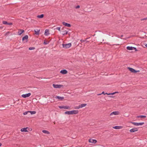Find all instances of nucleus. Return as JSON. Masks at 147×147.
I'll list each match as a JSON object with an SVG mask.
<instances>
[{
    "instance_id": "nucleus-1",
    "label": "nucleus",
    "mask_w": 147,
    "mask_h": 147,
    "mask_svg": "<svg viewBox=\"0 0 147 147\" xmlns=\"http://www.w3.org/2000/svg\"><path fill=\"white\" fill-rule=\"evenodd\" d=\"M78 113V111L76 110H73L70 111H67L65 112V114L72 115L73 114H76Z\"/></svg>"
},
{
    "instance_id": "nucleus-2",
    "label": "nucleus",
    "mask_w": 147,
    "mask_h": 147,
    "mask_svg": "<svg viewBox=\"0 0 147 147\" xmlns=\"http://www.w3.org/2000/svg\"><path fill=\"white\" fill-rule=\"evenodd\" d=\"M62 46L63 48L65 49L68 48L71 46V44L70 43L67 44H62Z\"/></svg>"
},
{
    "instance_id": "nucleus-3",
    "label": "nucleus",
    "mask_w": 147,
    "mask_h": 147,
    "mask_svg": "<svg viewBox=\"0 0 147 147\" xmlns=\"http://www.w3.org/2000/svg\"><path fill=\"white\" fill-rule=\"evenodd\" d=\"M128 69L131 72L136 73H137L138 72H139V70H136L135 69H134L132 68L128 67Z\"/></svg>"
},
{
    "instance_id": "nucleus-4",
    "label": "nucleus",
    "mask_w": 147,
    "mask_h": 147,
    "mask_svg": "<svg viewBox=\"0 0 147 147\" xmlns=\"http://www.w3.org/2000/svg\"><path fill=\"white\" fill-rule=\"evenodd\" d=\"M53 86L55 88H60L63 87V85L59 84H53Z\"/></svg>"
},
{
    "instance_id": "nucleus-5",
    "label": "nucleus",
    "mask_w": 147,
    "mask_h": 147,
    "mask_svg": "<svg viewBox=\"0 0 147 147\" xmlns=\"http://www.w3.org/2000/svg\"><path fill=\"white\" fill-rule=\"evenodd\" d=\"M131 123L135 125L136 126H139V125H143L144 123V122H141V123H136L132 122Z\"/></svg>"
},
{
    "instance_id": "nucleus-6",
    "label": "nucleus",
    "mask_w": 147,
    "mask_h": 147,
    "mask_svg": "<svg viewBox=\"0 0 147 147\" xmlns=\"http://www.w3.org/2000/svg\"><path fill=\"white\" fill-rule=\"evenodd\" d=\"M31 95V93H29L27 94H22L21 96L22 97H23L24 98H26V97H28L30 96Z\"/></svg>"
},
{
    "instance_id": "nucleus-7",
    "label": "nucleus",
    "mask_w": 147,
    "mask_h": 147,
    "mask_svg": "<svg viewBox=\"0 0 147 147\" xmlns=\"http://www.w3.org/2000/svg\"><path fill=\"white\" fill-rule=\"evenodd\" d=\"M89 142L90 143L95 144L97 142V141L96 140L91 138L89 139Z\"/></svg>"
},
{
    "instance_id": "nucleus-8",
    "label": "nucleus",
    "mask_w": 147,
    "mask_h": 147,
    "mask_svg": "<svg viewBox=\"0 0 147 147\" xmlns=\"http://www.w3.org/2000/svg\"><path fill=\"white\" fill-rule=\"evenodd\" d=\"M62 24L63 25H64L65 26H67V27H70L71 26L70 24H68V23L65 22H63Z\"/></svg>"
},
{
    "instance_id": "nucleus-9",
    "label": "nucleus",
    "mask_w": 147,
    "mask_h": 147,
    "mask_svg": "<svg viewBox=\"0 0 147 147\" xmlns=\"http://www.w3.org/2000/svg\"><path fill=\"white\" fill-rule=\"evenodd\" d=\"M86 105V104H82L79 105V106L78 107H77V108L78 109H79L80 108H82L85 107Z\"/></svg>"
},
{
    "instance_id": "nucleus-10",
    "label": "nucleus",
    "mask_w": 147,
    "mask_h": 147,
    "mask_svg": "<svg viewBox=\"0 0 147 147\" xmlns=\"http://www.w3.org/2000/svg\"><path fill=\"white\" fill-rule=\"evenodd\" d=\"M119 112L118 111H115L111 113L110 114V115L111 116L114 115H118L119 114Z\"/></svg>"
},
{
    "instance_id": "nucleus-11",
    "label": "nucleus",
    "mask_w": 147,
    "mask_h": 147,
    "mask_svg": "<svg viewBox=\"0 0 147 147\" xmlns=\"http://www.w3.org/2000/svg\"><path fill=\"white\" fill-rule=\"evenodd\" d=\"M24 32V30H23L19 29L18 33V34L19 35H20L22 33Z\"/></svg>"
},
{
    "instance_id": "nucleus-12",
    "label": "nucleus",
    "mask_w": 147,
    "mask_h": 147,
    "mask_svg": "<svg viewBox=\"0 0 147 147\" xmlns=\"http://www.w3.org/2000/svg\"><path fill=\"white\" fill-rule=\"evenodd\" d=\"M28 128V127H26V128H23L21 129L20 131L22 132H28V131L27 129Z\"/></svg>"
},
{
    "instance_id": "nucleus-13",
    "label": "nucleus",
    "mask_w": 147,
    "mask_h": 147,
    "mask_svg": "<svg viewBox=\"0 0 147 147\" xmlns=\"http://www.w3.org/2000/svg\"><path fill=\"white\" fill-rule=\"evenodd\" d=\"M138 130V129L137 128H133L131 129L130 130V131L131 132H134L135 131H137Z\"/></svg>"
},
{
    "instance_id": "nucleus-14",
    "label": "nucleus",
    "mask_w": 147,
    "mask_h": 147,
    "mask_svg": "<svg viewBox=\"0 0 147 147\" xmlns=\"http://www.w3.org/2000/svg\"><path fill=\"white\" fill-rule=\"evenodd\" d=\"M60 72L63 74H66L67 73V71L66 69H63L61 70Z\"/></svg>"
},
{
    "instance_id": "nucleus-15",
    "label": "nucleus",
    "mask_w": 147,
    "mask_h": 147,
    "mask_svg": "<svg viewBox=\"0 0 147 147\" xmlns=\"http://www.w3.org/2000/svg\"><path fill=\"white\" fill-rule=\"evenodd\" d=\"M28 38V36L27 35H26L24 36L23 37L22 40L24 41V40H26V42H27Z\"/></svg>"
},
{
    "instance_id": "nucleus-16",
    "label": "nucleus",
    "mask_w": 147,
    "mask_h": 147,
    "mask_svg": "<svg viewBox=\"0 0 147 147\" xmlns=\"http://www.w3.org/2000/svg\"><path fill=\"white\" fill-rule=\"evenodd\" d=\"M55 98H56L60 100H62L64 99L63 97H61L59 96H56Z\"/></svg>"
},
{
    "instance_id": "nucleus-17",
    "label": "nucleus",
    "mask_w": 147,
    "mask_h": 147,
    "mask_svg": "<svg viewBox=\"0 0 147 147\" xmlns=\"http://www.w3.org/2000/svg\"><path fill=\"white\" fill-rule=\"evenodd\" d=\"M42 132L44 134H50V132L49 131L45 130H42Z\"/></svg>"
},
{
    "instance_id": "nucleus-18",
    "label": "nucleus",
    "mask_w": 147,
    "mask_h": 147,
    "mask_svg": "<svg viewBox=\"0 0 147 147\" xmlns=\"http://www.w3.org/2000/svg\"><path fill=\"white\" fill-rule=\"evenodd\" d=\"M49 34V30L47 29H46L45 30V35L46 36H47Z\"/></svg>"
},
{
    "instance_id": "nucleus-19",
    "label": "nucleus",
    "mask_w": 147,
    "mask_h": 147,
    "mask_svg": "<svg viewBox=\"0 0 147 147\" xmlns=\"http://www.w3.org/2000/svg\"><path fill=\"white\" fill-rule=\"evenodd\" d=\"M133 47L127 46V50H133Z\"/></svg>"
},
{
    "instance_id": "nucleus-20",
    "label": "nucleus",
    "mask_w": 147,
    "mask_h": 147,
    "mask_svg": "<svg viewBox=\"0 0 147 147\" xmlns=\"http://www.w3.org/2000/svg\"><path fill=\"white\" fill-rule=\"evenodd\" d=\"M67 32H68L66 30H65L62 32L61 34L63 35H64L67 34Z\"/></svg>"
},
{
    "instance_id": "nucleus-21",
    "label": "nucleus",
    "mask_w": 147,
    "mask_h": 147,
    "mask_svg": "<svg viewBox=\"0 0 147 147\" xmlns=\"http://www.w3.org/2000/svg\"><path fill=\"white\" fill-rule=\"evenodd\" d=\"M113 128L116 129H119L121 128V127L120 126H115L113 127Z\"/></svg>"
},
{
    "instance_id": "nucleus-22",
    "label": "nucleus",
    "mask_w": 147,
    "mask_h": 147,
    "mask_svg": "<svg viewBox=\"0 0 147 147\" xmlns=\"http://www.w3.org/2000/svg\"><path fill=\"white\" fill-rule=\"evenodd\" d=\"M40 30H34V32L35 33V34L36 35H38L39 34V32H40Z\"/></svg>"
},
{
    "instance_id": "nucleus-23",
    "label": "nucleus",
    "mask_w": 147,
    "mask_h": 147,
    "mask_svg": "<svg viewBox=\"0 0 147 147\" xmlns=\"http://www.w3.org/2000/svg\"><path fill=\"white\" fill-rule=\"evenodd\" d=\"M37 17L38 18H42L44 17V15L43 14H42L40 15L37 16Z\"/></svg>"
},
{
    "instance_id": "nucleus-24",
    "label": "nucleus",
    "mask_w": 147,
    "mask_h": 147,
    "mask_svg": "<svg viewBox=\"0 0 147 147\" xmlns=\"http://www.w3.org/2000/svg\"><path fill=\"white\" fill-rule=\"evenodd\" d=\"M146 116L145 115H140V116H138L137 117V118H144L146 117Z\"/></svg>"
},
{
    "instance_id": "nucleus-25",
    "label": "nucleus",
    "mask_w": 147,
    "mask_h": 147,
    "mask_svg": "<svg viewBox=\"0 0 147 147\" xmlns=\"http://www.w3.org/2000/svg\"><path fill=\"white\" fill-rule=\"evenodd\" d=\"M29 113H30L31 115H33L35 114L36 113V112L35 111H30L29 112Z\"/></svg>"
},
{
    "instance_id": "nucleus-26",
    "label": "nucleus",
    "mask_w": 147,
    "mask_h": 147,
    "mask_svg": "<svg viewBox=\"0 0 147 147\" xmlns=\"http://www.w3.org/2000/svg\"><path fill=\"white\" fill-rule=\"evenodd\" d=\"M3 24L5 25H7L8 22L7 21H3L2 22Z\"/></svg>"
},
{
    "instance_id": "nucleus-27",
    "label": "nucleus",
    "mask_w": 147,
    "mask_h": 147,
    "mask_svg": "<svg viewBox=\"0 0 147 147\" xmlns=\"http://www.w3.org/2000/svg\"><path fill=\"white\" fill-rule=\"evenodd\" d=\"M30 112V111H26L23 113L24 115H26L28 114V113Z\"/></svg>"
},
{
    "instance_id": "nucleus-28",
    "label": "nucleus",
    "mask_w": 147,
    "mask_h": 147,
    "mask_svg": "<svg viewBox=\"0 0 147 147\" xmlns=\"http://www.w3.org/2000/svg\"><path fill=\"white\" fill-rule=\"evenodd\" d=\"M115 94V92H114L112 93H109V94H108L107 93H105V94H107L108 95H113V94Z\"/></svg>"
},
{
    "instance_id": "nucleus-29",
    "label": "nucleus",
    "mask_w": 147,
    "mask_h": 147,
    "mask_svg": "<svg viewBox=\"0 0 147 147\" xmlns=\"http://www.w3.org/2000/svg\"><path fill=\"white\" fill-rule=\"evenodd\" d=\"M35 49V48L34 47H30L29 48V50H32Z\"/></svg>"
},
{
    "instance_id": "nucleus-30",
    "label": "nucleus",
    "mask_w": 147,
    "mask_h": 147,
    "mask_svg": "<svg viewBox=\"0 0 147 147\" xmlns=\"http://www.w3.org/2000/svg\"><path fill=\"white\" fill-rule=\"evenodd\" d=\"M55 29L58 30L59 31H60V27H57L55 28Z\"/></svg>"
},
{
    "instance_id": "nucleus-31",
    "label": "nucleus",
    "mask_w": 147,
    "mask_h": 147,
    "mask_svg": "<svg viewBox=\"0 0 147 147\" xmlns=\"http://www.w3.org/2000/svg\"><path fill=\"white\" fill-rule=\"evenodd\" d=\"M64 109H68L69 108V107L67 106H64Z\"/></svg>"
},
{
    "instance_id": "nucleus-32",
    "label": "nucleus",
    "mask_w": 147,
    "mask_h": 147,
    "mask_svg": "<svg viewBox=\"0 0 147 147\" xmlns=\"http://www.w3.org/2000/svg\"><path fill=\"white\" fill-rule=\"evenodd\" d=\"M59 107L60 108V109H64V106H59Z\"/></svg>"
},
{
    "instance_id": "nucleus-33",
    "label": "nucleus",
    "mask_w": 147,
    "mask_h": 147,
    "mask_svg": "<svg viewBox=\"0 0 147 147\" xmlns=\"http://www.w3.org/2000/svg\"><path fill=\"white\" fill-rule=\"evenodd\" d=\"M49 43V42H45V41H44V45H47Z\"/></svg>"
},
{
    "instance_id": "nucleus-34",
    "label": "nucleus",
    "mask_w": 147,
    "mask_h": 147,
    "mask_svg": "<svg viewBox=\"0 0 147 147\" xmlns=\"http://www.w3.org/2000/svg\"><path fill=\"white\" fill-rule=\"evenodd\" d=\"M135 50V51H137L138 50L136 49V47H134L133 48V50Z\"/></svg>"
},
{
    "instance_id": "nucleus-35",
    "label": "nucleus",
    "mask_w": 147,
    "mask_h": 147,
    "mask_svg": "<svg viewBox=\"0 0 147 147\" xmlns=\"http://www.w3.org/2000/svg\"><path fill=\"white\" fill-rule=\"evenodd\" d=\"M80 7V6L79 5H78L77 6H76V7L75 8L76 9H78V8H79Z\"/></svg>"
},
{
    "instance_id": "nucleus-36",
    "label": "nucleus",
    "mask_w": 147,
    "mask_h": 147,
    "mask_svg": "<svg viewBox=\"0 0 147 147\" xmlns=\"http://www.w3.org/2000/svg\"><path fill=\"white\" fill-rule=\"evenodd\" d=\"M12 23H11V22H10V23H8L7 25H12Z\"/></svg>"
},
{
    "instance_id": "nucleus-37",
    "label": "nucleus",
    "mask_w": 147,
    "mask_h": 147,
    "mask_svg": "<svg viewBox=\"0 0 147 147\" xmlns=\"http://www.w3.org/2000/svg\"><path fill=\"white\" fill-rule=\"evenodd\" d=\"M101 94H106L105 93V92H104L103 91L102 92V93H101Z\"/></svg>"
},
{
    "instance_id": "nucleus-38",
    "label": "nucleus",
    "mask_w": 147,
    "mask_h": 147,
    "mask_svg": "<svg viewBox=\"0 0 147 147\" xmlns=\"http://www.w3.org/2000/svg\"><path fill=\"white\" fill-rule=\"evenodd\" d=\"M85 40H81V41L82 42H84V41H85Z\"/></svg>"
},
{
    "instance_id": "nucleus-39",
    "label": "nucleus",
    "mask_w": 147,
    "mask_h": 147,
    "mask_svg": "<svg viewBox=\"0 0 147 147\" xmlns=\"http://www.w3.org/2000/svg\"><path fill=\"white\" fill-rule=\"evenodd\" d=\"M147 19V18H144V19H142V20H144L146 19Z\"/></svg>"
},
{
    "instance_id": "nucleus-40",
    "label": "nucleus",
    "mask_w": 147,
    "mask_h": 147,
    "mask_svg": "<svg viewBox=\"0 0 147 147\" xmlns=\"http://www.w3.org/2000/svg\"><path fill=\"white\" fill-rule=\"evenodd\" d=\"M101 93H100V94H98L97 95L98 96V95H101Z\"/></svg>"
},
{
    "instance_id": "nucleus-41",
    "label": "nucleus",
    "mask_w": 147,
    "mask_h": 147,
    "mask_svg": "<svg viewBox=\"0 0 147 147\" xmlns=\"http://www.w3.org/2000/svg\"><path fill=\"white\" fill-rule=\"evenodd\" d=\"M3 28V27H1V26H0V29H2Z\"/></svg>"
},
{
    "instance_id": "nucleus-42",
    "label": "nucleus",
    "mask_w": 147,
    "mask_h": 147,
    "mask_svg": "<svg viewBox=\"0 0 147 147\" xmlns=\"http://www.w3.org/2000/svg\"><path fill=\"white\" fill-rule=\"evenodd\" d=\"M115 92V94L116 93H118V92Z\"/></svg>"
},
{
    "instance_id": "nucleus-43",
    "label": "nucleus",
    "mask_w": 147,
    "mask_h": 147,
    "mask_svg": "<svg viewBox=\"0 0 147 147\" xmlns=\"http://www.w3.org/2000/svg\"><path fill=\"white\" fill-rule=\"evenodd\" d=\"M2 144L0 143V147L1 146Z\"/></svg>"
},
{
    "instance_id": "nucleus-44",
    "label": "nucleus",
    "mask_w": 147,
    "mask_h": 147,
    "mask_svg": "<svg viewBox=\"0 0 147 147\" xmlns=\"http://www.w3.org/2000/svg\"><path fill=\"white\" fill-rule=\"evenodd\" d=\"M145 46L147 47V44L145 45Z\"/></svg>"
},
{
    "instance_id": "nucleus-45",
    "label": "nucleus",
    "mask_w": 147,
    "mask_h": 147,
    "mask_svg": "<svg viewBox=\"0 0 147 147\" xmlns=\"http://www.w3.org/2000/svg\"><path fill=\"white\" fill-rule=\"evenodd\" d=\"M123 36V35H121V37H122Z\"/></svg>"
}]
</instances>
